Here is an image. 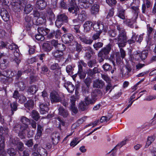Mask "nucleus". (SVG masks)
Listing matches in <instances>:
<instances>
[{"instance_id": "1", "label": "nucleus", "mask_w": 156, "mask_h": 156, "mask_svg": "<svg viewBox=\"0 0 156 156\" xmlns=\"http://www.w3.org/2000/svg\"><path fill=\"white\" fill-rule=\"evenodd\" d=\"M127 37L126 31L123 30L117 37L118 44L119 48L125 47L127 43Z\"/></svg>"}, {"instance_id": "2", "label": "nucleus", "mask_w": 156, "mask_h": 156, "mask_svg": "<svg viewBox=\"0 0 156 156\" xmlns=\"http://www.w3.org/2000/svg\"><path fill=\"white\" fill-rule=\"evenodd\" d=\"M112 48V45L109 43L102 48L98 53V57L104 56L105 59L109 58V53Z\"/></svg>"}, {"instance_id": "3", "label": "nucleus", "mask_w": 156, "mask_h": 156, "mask_svg": "<svg viewBox=\"0 0 156 156\" xmlns=\"http://www.w3.org/2000/svg\"><path fill=\"white\" fill-rule=\"evenodd\" d=\"M15 75L14 72L11 69H8L3 71L0 70V78L2 79L7 78L11 79Z\"/></svg>"}, {"instance_id": "4", "label": "nucleus", "mask_w": 156, "mask_h": 156, "mask_svg": "<svg viewBox=\"0 0 156 156\" xmlns=\"http://www.w3.org/2000/svg\"><path fill=\"white\" fill-rule=\"evenodd\" d=\"M50 98L51 102L52 103H58L61 101V98L58 93L55 91H52L50 94Z\"/></svg>"}, {"instance_id": "5", "label": "nucleus", "mask_w": 156, "mask_h": 156, "mask_svg": "<svg viewBox=\"0 0 156 156\" xmlns=\"http://www.w3.org/2000/svg\"><path fill=\"white\" fill-rule=\"evenodd\" d=\"M73 36L70 33L65 34L62 37V40L65 44L70 43L73 41Z\"/></svg>"}, {"instance_id": "6", "label": "nucleus", "mask_w": 156, "mask_h": 156, "mask_svg": "<svg viewBox=\"0 0 156 156\" xmlns=\"http://www.w3.org/2000/svg\"><path fill=\"white\" fill-rule=\"evenodd\" d=\"M29 119L25 117H22L21 119V121L23 124V125L21 126L19 125L18 127H20V129H19V131H23L26 129H27L28 128L27 125L29 123Z\"/></svg>"}, {"instance_id": "7", "label": "nucleus", "mask_w": 156, "mask_h": 156, "mask_svg": "<svg viewBox=\"0 0 156 156\" xmlns=\"http://www.w3.org/2000/svg\"><path fill=\"white\" fill-rule=\"evenodd\" d=\"M77 35L78 38L84 44H90L93 42L92 40L88 39L86 36L83 33H80V35L77 34Z\"/></svg>"}, {"instance_id": "8", "label": "nucleus", "mask_w": 156, "mask_h": 156, "mask_svg": "<svg viewBox=\"0 0 156 156\" xmlns=\"http://www.w3.org/2000/svg\"><path fill=\"white\" fill-rule=\"evenodd\" d=\"M50 30L49 29L40 27V36L41 37L40 38V41H42L45 39L44 36L48 34Z\"/></svg>"}, {"instance_id": "9", "label": "nucleus", "mask_w": 156, "mask_h": 156, "mask_svg": "<svg viewBox=\"0 0 156 156\" xmlns=\"http://www.w3.org/2000/svg\"><path fill=\"white\" fill-rule=\"evenodd\" d=\"M52 143L53 145H56L59 141L60 136L58 133H53L51 135Z\"/></svg>"}, {"instance_id": "10", "label": "nucleus", "mask_w": 156, "mask_h": 156, "mask_svg": "<svg viewBox=\"0 0 156 156\" xmlns=\"http://www.w3.org/2000/svg\"><path fill=\"white\" fill-rule=\"evenodd\" d=\"M47 14L46 16H42V14H40V16L43 20H53L55 18V16L51 10L49 9L47 11Z\"/></svg>"}, {"instance_id": "11", "label": "nucleus", "mask_w": 156, "mask_h": 156, "mask_svg": "<svg viewBox=\"0 0 156 156\" xmlns=\"http://www.w3.org/2000/svg\"><path fill=\"white\" fill-rule=\"evenodd\" d=\"M64 86L69 93H72L75 89L74 85L72 83L69 81H67L64 83Z\"/></svg>"}, {"instance_id": "12", "label": "nucleus", "mask_w": 156, "mask_h": 156, "mask_svg": "<svg viewBox=\"0 0 156 156\" xmlns=\"http://www.w3.org/2000/svg\"><path fill=\"white\" fill-rule=\"evenodd\" d=\"M42 48L44 51L48 52L52 49V45L50 42L47 41L43 44Z\"/></svg>"}, {"instance_id": "13", "label": "nucleus", "mask_w": 156, "mask_h": 156, "mask_svg": "<svg viewBox=\"0 0 156 156\" xmlns=\"http://www.w3.org/2000/svg\"><path fill=\"white\" fill-rule=\"evenodd\" d=\"M50 69L51 70H55V73L57 75L61 74V67L57 63H54L51 65Z\"/></svg>"}, {"instance_id": "14", "label": "nucleus", "mask_w": 156, "mask_h": 156, "mask_svg": "<svg viewBox=\"0 0 156 156\" xmlns=\"http://www.w3.org/2000/svg\"><path fill=\"white\" fill-rule=\"evenodd\" d=\"M85 51H88L86 52L84 58L87 60H89L90 59L93 54V50L90 47L88 46L86 48Z\"/></svg>"}, {"instance_id": "15", "label": "nucleus", "mask_w": 156, "mask_h": 156, "mask_svg": "<svg viewBox=\"0 0 156 156\" xmlns=\"http://www.w3.org/2000/svg\"><path fill=\"white\" fill-rule=\"evenodd\" d=\"M105 83L102 80L99 79L95 80L93 83V87L94 88L102 89Z\"/></svg>"}, {"instance_id": "16", "label": "nucleus", "mask_w": 156, "mask_h": 156, "mask_svg": "<svg viewBox=\"0 0 156 156\" xmlns=\"http://www.w3.org/2000/svg\"><path fill=\"white\" fill-rule=\"evenodd\" d=\"M49 110L47 104H40V112L41 114H44L48 112Z\"/></svg>"}, {"instance_id": "17", "label": "nucleus", "mask_w": 156, "mask_h": 156, "mask_svg": "<svg viewBox=\"0 0 156 156\" xmlns=\"http://www.w3.org/2000/svg\"><path fill=\"white\" fill-rule=\"evenodd\" d=\"M93 26V23L90 20H88L83 25L84 31L86 32L89 31Z\"/></svg>"}, {"instance_id": "18", "label": "nucleus", "mask_w": 156, "mask_h": 156, "mask_svg": "<svg viewBox=\"0 0 156 156\" xmlns=\"http://www.w3.org/2000/svg\"><path fill=\"white\" fill-rule=\"evenodd\" d=\"M14 58H11V60L12 61H15L17 65H18L20 62V60L19 59L20 54L19 51L16 50H15L14 52Z\"/></svg>"}, {"instance_id": "19", "label": "nucleus", "mask_w": 156, "mask_h": 156, "mask_svg": "<svg viewBox=\"0 0 156 156\" xmlns=\"http://www.w3.org/2000/svg\"><path fill=\"white\" fill-rule=\"evenodd\" d=\"M75 47L74 48V49L75 50V51L77 52V53H76V57H77V56H78V54L82 51V45L79 44L78 42L75 41L74 42V44Z\"/></svg>"}, {"instance_id": "20", "label": "nucleus", "mask_w": 156, "mask_h": 156, "mask_svg": "<svg viewBox=\"0 0 156 156\" xmlns=\"http://www.w3.org/2000/svg\"><path fill=\"white\" fill-rule=\"evenodd\" d=\"M5 147L4 141L3 140H1L0 141V155L1 156H5V152L4 150Z\"/></svg>"}, {"instance_id": "21", "label": "nucleus", "mask_w": 156, "mask_h": 156, "mask_svg": "<svg viewBox=\"0 0 156 156\" xmlns=\"http://www.w3.org/2000/svg\"><path fill=\"white\" fill-rule=\"evenodd\" d=\"M59 110V114L62 116L64 118L67 117L68 115V112L63 107H60L58 109Z\"/></svg>"}, {"instance_id": "22", "label": "nucleus", "mask_w": 156, "mask_h": 156, "mask_svg": "<svg viewBox=\"0 0 156 156\" xmlns=\"http://www.w3.org/2000/svg\"><path fill=\"white\" fill-rule=\"evenodd\" d=\"M148 53L145 51H143L140 54V56L138 58H136V60L138 61L141 59L142 61L144 60L147 58Z\"/></svg>"}, {"instance_id": "23", "label": "nucleus", "mask_w": 156, "mask_h": 156, "mask_svg": "<svg viewBox=\"0 0 156 156\" xmlns=\"http://www.w3.org/2000/svg\"><path fill=\"white\" fill-rule=\"evenodd\" d=\"M0 14L3 20L9 19V16L8 12L5 9L1 10Z\"/></svg>"}, {"instance_id": "24", "label": "nucleus", "mask_w": 156, "mask_h": 156, "mask_svg": "<svg viewBox=\"0 0 156 156\" xmlns=\"http://www.w3.org/2000/svg\"><path fill=\"white\" fill-rule=\"evenodd\" d=\"M102 68L105 72L110 71H111L112 73H114V70L112 69V67L108 63H105V64L103 65Z\"/></svg>"}, {"instance_id": "25", "label": "nucleus", "mask_w": 156, "mask_h": 156, "mask_svg": "<svg viewBox=\"0 0 156 156\" xmlns=\"http://www.w3.org/2000/svg\"><path fill=\"white\" fill-rule=\"evenodd\" d=\"M137 37V35H136L135 33H133L131 39L128 40V39H127V43L129 45L135 43Z\"/></svg>"}, {"instance_id": "26", "label": "nucleus", "mask_w": 156, "mask_h": 156, "mask_svg": "<svg viewBox=\"0 0 156 156\" xmlns=\"http://www.w3.org/2000/svg\"><path fill=\"white\" fill-rule=\"evenodd\" d=\"M95 99L91 97V98L86 97L85 98V102L87 105H88L90 104H93L96 102Z\"/></svg>"}, {"instance_id": "27", "label": "nucleus", "mask_w": 156, "mask_h": 156, "mask_svg": "<svg viewBox=\"0 0 156 156\" xmlns=\"http://www.w3.org/2000/svg\"><path fill=\"white\" fill-rule=\"evenodd\" d=\"M155 138L154 135L148 136L147 139V142L145 146V147L147 148L154 141Z\"/></svg>"}, {"instance_id": "28", "label": "nucleus", "mask_w": 156, "mask_h": 156, "mask_svg": "<svg viewBox=\"0 0 156 156\" xmlns=\"http://www.w3.org/2000/svg\"><path fill=\"white\" fill-rule=\"evenodd\" d=\"M99 6L97 4H94L91 9V12L92 14H96L99 10Z\"/></svg>"}, {"instance_id": "29", "label": "nucleus", "mask_w": 156, "mask_h": 156, "mask_svg": "<svg viewBox=\"0 0 156 156\" xmlns=\"http://www.w3.org/2000/svg\"><path fill=\"white\" fill-rule=\"evenodd\" d=\"M8 62L7 60L3 59L0 60V67L1 69H4L8 66Z\"/></svg>"}, {"instance_id": "30", "label": "nucleus", "mask_w": 156, "mask_h": 156, "mask_svg": "<svg viewBox=\"0 0 156 156\" xmlns=\"http://www.w3.org/2000/svg\"><path fill=\"white\" fill-rule=\"evenodd\" d=\"M136 20H124L123 23L129 27L133 28L134 26L133 24L134 22L135 23Z\"/></svg>"}, {"instance_id": "31", "label": "nucleus", "mask_w": 156, "mask_h": 156, "mask_svg": "<svg viewBox=\"0 0 156 156\" xmlns=\"http://www.w3.org/2000/svg\"><path fill=\"white\" fill-rule=\"evenodd\" d=\"M54 46L57 49V50L62 52L66 49V46L63 44H58L57 45L55 44Z\"/></svg>"}, {"instance_id": "32", "label": "nucleus", "mask_w": 156, "mask_h": 156, "mask_svg": "<svg viewBox=\"0 0 156 156\" xmlns=\"http://www.w3.org/2000/svg\"><path fill=\"white\" fill-rule=\"evenodd\" d=\"M127 139H126L120 142L116 146H115L114 148H113L111 150V151H114L116 150L117 148V147H119V148H121L123 146L125 145L126 144Z\"/></svg>"}, {"instance_id": "33", "label": "nucleus", "mask_w": 156, "mask_h": 156, "mask_svg": "<svg viewBox=\"0 0 156 156\" xmlns=\"http://www.w3.org/2000/svg\"><path fill=\"white\" fill-rule=\"evenodd\" d=\"M18 92L15 91L13 95V97L15 98H18L20 100H21L22 102L24 101L26 99L25 97L23 96H20L18 97Z\"/></svg>"}, {"instance_id": "34", "label": "nucleus", "mask_w": 156, "mask_h": 156, "mask_svg": "<svg viewBox=\"0 0 156 156\" xmlns=\"http://www.w3.org/2000/svg\"><path fill=\"white\" fill-rule=\"evenodd\" d=\"M33 9V8L30 4H28L27 5L24 9V12L26 14H28L31 12Z\"/></svg>"}, {"instance_id": "35", "label": "nucleus", "mask_w": 156, "mask_h": 156, "mask_svg": "<svg viewBox=\"0 0 156 156\" xmlns=\"http://www.w3.org/2000/svg\"><path fill=\"white\" fill-rule=\"evenodd\" d=\"M153 29L152 27H149L147 28V35L146 40L148 42L150 40V37Z\"/></svg>"}, {"instance_id": "36", "label": "nucleus", "mask_w": 156, "mask_h": 156, "mask_svg": "<svg viewBox=\"0 0 156 156\" xmlns=\"http://www.w3.org/2000/svg\"><path fill=\"white\" fill-rule=\"evenodd\" d=\"M68 20H56L55 24L56 26L59 28L61 27L64 22L67 23Z\"/></svg>"}, {"instance_id": "37", "label": "nucleus", "mask_w": 156, "mask_h": 156, "mask_svg": "<svg viewBox=\"0 0 156 156\" xmlns=\"http://www.w3.org/2000/svg\"><path fill=\"white\" fill-rule=\"evenodd\" d=\"M47 5V3L44 0H40V10H43L46 7Z\"/></svg>"}, {"instance_id": "38", "label": "nucleus", "mask_w": 156, "mask_h": 156, "mask_svg": "<svg viewBox=\"0 0 156 156\" xmlns=\"http://www.w3.org/2000/svg\"><path fill=\"white\" fill-rule=\"evenodd\" d=\"M87 18V16L84 11H82L81 13L78 15V20H85Z\"/></svg>"}, {"instance_id": "39", "label": "nucleus", "mask_w": 156, "mask_h": 156, "mask_svg": "<svg viewBox=\"0 0 156 156\" xmlns=\"http://www.w3.org/2000/svg\"><path fill=\"white\" fill-rule=\"evenodd\" d=\"M53 56L55 58H60L63 55L62 52L60 51L57 50L52 53Z\"/></svg>"}, {"instance_id": "40", "label": "nucleus", "mask_w": 156, "mask_h": 156, "mask_svg": "<svg viewBox=\"0 0 156 156\" xmlns=\"http://www.w3.org/2000/svg\"><path fill=\"white\" fill-rule=\"evenodd\" d=\"M103 44L101 42H98L95 43L93 44L94 48L96 50H98L100 48L103 47Z\"/></svg>"}, {"instance_id": "41", "label": "nucleus", "mask_w": 156, "mask_h": 156, "mask_svg": "<svg viewBox=\"0 0 156 156\" xmlns=\"http://www.w3.org/2000/svg\"><path fill=\"white\" fill-rule=\"evenodd\" d=\"M60 6L61 7L64 9H68L70 7V3L68 5L66 4V3L64 2L63 0H62L60 3Z\"/></svg>"}, {"instance_id": "42", "label": "nucleus", "mask_w": 156, "mask_h": 156, "mask_svg": "<svg viewBox=\"0 0 156 156\" xmlns=\"http://www.w3.org/2000/svg\"><path fill=\"white\" fill-rule=\"evenodd\" d=\"M25 106L29 110L31 109L34 105V101H28L25 104Z\"/></svg>"}, {"instance_id": "43", "label": "nucleus", "mask_w": 156, "mask_h": 156, "mask_svg": "<svg viewBox=\"0 0 156 156\" xmlns=\"http://www.w3.org/2000/svg\"><path fill=\"white\" fill-rule=\"evenodd\" d=\"M7 152L10 156H14L16 154V151L12 148H9L8 149Z\"/></svg>"}, {"instance_id": "44", "label": "nucleus", "mask_w": 156, "mask_h": 156, "mask_svg": "<svg viewBox=\"0 0 156 156\" xmlns=\"http://www.w3.org/2000/svg\"><path fill=\"white\" fill-rule=\"evenodd\" d=\"M15 4L19 5V6H23V5H25L27 3V1L26 0H15Z\"/></svg>"}, {"instance_id": "45", "label": "nucleus", "mask_w": 156, "mask_h": 156, "mask_svg": "<svg viewBox=\"0 0 156 156\" xmlns=\"http://www.w3.org/2000/svg\"><path fill=\"white\" fill-rule=\"evenodd\" d=\"M38 90V88L35 86H32L29 87V92L32 94H35Z\"/></svg>"}, {"instance_id": "46", "label": "nucleus", "mask_w": 156, "mask_h": 156, "mask_svg": "<svg viewBox=\"0 0 156 156\" xmlns=\"http://www.w3.org/2000/svg\"><path fill=\"white\" fill-rule=\"evenodd\" d=\"M77 74L80 79H84L86 76V73L83 70L78 71Z\"/></svg>"}, {"instance_id": "47", "label": "nucleus", "mask_w": 156, "mask_h": 156, "mask_svg": "<svg viewBox=\"0 0 156 156\" xmlns=\"http://www.w3.org/2000/svg\"><path fill=\"white\" fill-rule=\"evenodd\" d=\"M70 110L71 111L72 114L73 115H75L78 112L77 107L75 106H70Z\"/></svg>"}, {"instance_id": "48", "label": "nucleus", "mask_w": 156, "mask_h": 156, "mask_svg": "<svg viewBox=\"0 0 156 156\" xmlns=\"http://www.w3.org/2000/svg\"><path fill=\"white\" fill-rule=\"evenodd\" d=\"M91 82L92 80L89 77H87L84 80V82L88 88L90 87Z\"/></svg>"}, {"instance_id": "49", "label": "nucleus", "mask_w": 156, "mask_h": 156, "mask_svg": "<svg viewBox=\"0 0 156 156\" xmlns=\"http://www.w3.org/2000/svg\"><path fill=\"white\" fill-rule=\"evenodd\" d=\"M47 152L46 149L41 148H40V155L41 156H47Z\"/></svg>"}, {"instance_id": "50", "label": "nucleus", "mask_w": 156, "mask_h": 156, "mask_svg": "<svg viewBox=\"0 0 156 156\" xmlns=\"http://www.w3.org/2000/svg\"><path fill=\"white\" fill-rule=\"evenodd\" d=\"M108 34L110 37H114L116 36L117 33L115 30H111L108 32Z\"/></svg>"}, {"instance_id": "51", "label": "nucleus", "mask_w": 156, "mask_h": 156, "mask_svg": "<svg viewBox=\"0 0 156 156\" xmlns=\"http://www.w3.org/2000/svg\"><path fill=\"white\" fill-rule=\"evenodd\" d=\"M76 100V97L74 95L72 96L70 99V106H75V102Z\"/></svg>"}, {"instance_id": "52", "label": "nucleus", "mask_w": 156, "mask_h": 156, "mask_svg": "<svg viewBox=\"0 0 156 156\" xmlns=\"http://www.w3.org/2000/svg\"><path fill=\"white\" fill-rule=\"evenodd\" d=\"M118 16L120 18L123 20L126 19L125 15V10L122 9L119 12Z\"/></svg>"}, {"instance_id": "53", "label": "nucleus", "mask_w": 156, "mask_h": 156, "mask_svg": "<svg viewBox=\"0 0 156 156\" xmlns=\"http://www.w3.org/2000/svg\"><path fill=\"white\" fill-rule=\"evenodd\" d=\"M33 118L35 120L37 121L39 119V116L37 112L35 111H33L32 114Z\"/></svg>"}, {"instance_id": "54", "label": "nucleus", "mask_w": 156, "mask_h": 156, "mask_svg": "<svg viewBox=\"0 0 156 156\" xmlns=\"http://www.w3.org/2000/svg\"><path fill=\"white\" fill-rule=\"evenodd\" d=\"M106 2L111 6H114L117 3L116 0H106Z\"/></svg>"}, {"instance_id": "55", "label": "nucleus", "mask_w": 156, "mask_h": 156, "mask_svg": "<svg viewBox=\"0 0 156 156\" xmlns=\"http://www.w3.org/2000/svg\"><path fill=\"white\" fill-rule=\"evenodd\" d=\"M17 147L20 151H22L24 149L23 144L21 142H18L17 144Z\"/></svg>"}, {"instance_id": "56", "label": "nucleus", "mask_w": 156, "mask_h": 156, "mask_svg": "<svg viewBox=\"0 0 156 156\" xmlns=\"http://www.w3.org/2000/svg\"><path fill=\"white\" fill-rule=\"evenodd\" d=\"M94 69H96V67H94L93 70L89 69L87 73V74L88 76L92 77L95 74L97 73V72L94 71Z\"/></svg>"}, {"instance_id": "57", "label": "nucleus", "mask_w": 156, "mask_h": 156, "mask_svg": "<svg viewBox=\"0 0 156 156\" xmlns=\"http://www.w3.org/2000/svg\"><path fill=\"white\" fill-rule=\"evenodd\" d=\"M77 140H78V139L77 138H75L73 139L71 141V142L70 143V146L73 147H74L75 146H76L79 142V141L77 142Z\"/></svg>"}, {"instance_id": "58", "label": "nucleus", "mask_w": 156, "mask_h": 156, "mask_svg": "<svg viewBox=\"0 0 156 156\" xmlns=\"http://www.w3.org/2000/svg\"><path fill=\"white\" fill-rule=\"evenodd\" d=\"M11 109L12 112L13 111H16L17 108V104L16 102H14L10 104Z\"/></svg>"}, {"instance_id": "59", "label": "nucleus", "mask_w": 156, "mask_h": 156, "mask_svg": "<svg viewBox=\"0 0 156 156\" xmlns=\"http://www.w3.org/2000/svg\"><path fill=\"white\" fill-rule=\"evenodd\" d=\"M62 33L59 30H58L56 31H55V36L56 39H59L61 36Z\"/></svg>"}, {"instance_id": "60", "label": "nucleus", "mask_w": 156, "mask_h": 156, "mask_svg": "<svg viewBox=\"0 0 156 156\" xmlns=\"http://www.w3.org/2000/svg\"><path fill=\"white\" fill-rule=\"evenodd\" d=\"M68 17L65 14H60L57 17V20H67Z\"/></svg>"}, {"instance_id": "61", "label": "nucleus", "mask_w": 156, "mask_h": 156, "mask_svg": "<svg viewBox=\"0 0 156 156\" xmlns=\"http://www.w3.org/2000/svg\"><path fill=\"white\" fill-rule=\"evenodd\" d=\"M98 93L97 90H94L91 94V97L93 98L96 101L97 97L98 96Z\"/></svg>"}, {"instance_id": "62", "label": "nucleus", "mask_w": 156, "mask_h": 156, "mask_svg": "<svg viewBox=\"0 0 156 156\" xmlns=\"http://www.w3.org/2000/svg\"><path fill=\"white\" fill-rule=\"evenodd\" d=\"M144 2L143 4H144L147 8H149L151 5V2L150 0H144Z\"/></svg>"}, {"instance_id": "63", "label": "nucleus", "mask_w": 156, "mask_h": 156, "mask_svg": "<svg viewBox=\"0 0 156 156\" xmlns=\"http://www.w3.org/2000/svg\"><path fill=\"white\" fill-rule=\"evenodd\" d=\"M120 48V56L123 59L124 58L126 55V52L122 48Z\"/></svg>"}, {"instance_id": "64", "label": "nucleus", "mask_w": 156, "mask_h": 156, "mask_svg": "<svg viewBox=\"0 0 156 156\" xmlns=\"http://www.w3.org/2000/svg\"><path fill=\"white\" fill-rule=\"evenodd\" d=\"M41 73L42 74H45L46 73L48 72V67L45 66H44L41 68Z\"/></svg>"}]
</instances>
